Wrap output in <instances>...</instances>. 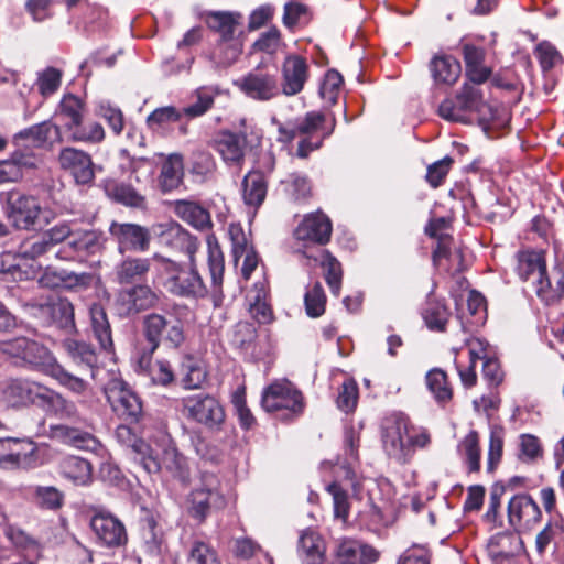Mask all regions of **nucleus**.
<instances>
[{
  "instance_id": "37",
  "label": "nucleus",
  "mask_w": 564,
  "mask_h": 564,
  "mask_svg": "<svg viewBox=\"0 0 564 564\" xmlns=\"http://www.w3.org/2000/svg\"><path fill=\"white\" fill-rule=\"evenodd\" d=\"M173 212L183 221L198 230H207L213 226L209 212L197 202L176 200L173 205Z\"/></svg>"
},
{
  "instance_id": "30",
  "label": "nucleus",
  "mask_w": 564,
  "mask_h": 564,
  "mask_svg": "<svg viewBox=\"0 0 564 564\" xmlns=\"http://www.w3.org/2000/svg\"><path fill=\"white\" fill-rule=\"evenodd\" d=\"M44 449L31 441L23 442L21 448L0 456V466L3 468H34L43 464Z\"/></svg>"
},
{
  "instance_id": "59",
  "label": "nucleus",
  "mask_w": 564,
  "mask_h": 564,
  "mask_svg": "<svg viewBox=\"0 0 564 564\" xmlns=\"http://www.w3.org/2000/svg\"><path fill=\"white\" fill-rule=\"evenodd\" d=\"M543 456V447L538 436L521 434L519 436V459L524 463H533Z\"/></svg>"
},
{
  "instance_id": "46",
  "label": "nucleus",
  "mask_w": 564,
  "mask_h": 564,
  "mask_svg": "<svg viewBox=\"0 0 564 564\" xmlns=\"http://www.w3.org/2000/svg\"><path fill=\"white\" fill-rule=\"evenodd\" d=\"M422 318L430 330L442 333L446 329L451 312L444 302L430 297L423 307Z\"/></svg>"
},
{
  "instance_id": "13",
  "label": "nucleus",
  "mask_w": 564,
  "mask_h": 564,
  "mask_svg": "<svg viewBox=\"0 0 564 564\" xmlns=\"http://www.w3.org/2000/svg\"><path fill=\"white\" fill-rule=\"evenodd\" d=\"M236 86L247 97L258 101H269L281 94L276 75L263 68L249 72Z\"/></svg>"
},
{
  "instance_id": "39",
  "label": "nucleus",
  "mask_w": 564,
  "mask_h": 564,
  "mask_svg": "<svg viewBox=\"0 0 564 564\" xmlns=\"http://www.w3.org/2000/svg\"><path fill=\"white\" fill-rule=\"evenodd\" d=\"M215 237L208 236V258L207 264L213 284L214 305L219 306L223 300L221 284L225 270L224 256L220 248L215 243Z\"/></svg>"
},
{
  "instance_id": "44",
  "label": "nucleus",
  "mask_w": 564,
  "mask_h": 564,
  "mask_svg": "<svg viewBox=\"0 0 564 564\" xmlns=\"http://www.w3.org/2000/svg\"><path fill=\"white\" fill-rule=\"evenodd\" d=\"M151 260L148 258H127L116 268V279L120 284L141 281L150 271Z\"/></svg>"
},
{
  "instance_id": "31",
  "label": "nucleus",
  "mask_w": 564,
  "mask_h": 564,
  "mask_svg": "<svg viewBox=\"0 0 564 564\" xmlns=\"http://www.w3.org/2000/svg\"><path fill=\"white\" fill-rule=\"evenodd\" d=\"M57 471L64 479L76 486H86L93 479L90 462L75 455L62 457L57 463Z\"/></svg>"
},
{
  "instance_id": "60",
  "label": "nucleus",
  "mask_w": 564,
  "mask_h": 564,
  "mask_svg": "<svg viewBox=\"0 0 564 564\" xmlns=\"http://www.w3.org/2000/svg\"><path fill=\"white\" fill-rule=\"evenodd\" d=\"M155 163L148 158H132L129 161L128 170L130 172V181L133 178L135 183L142 184L150 182L155 173Z\"/></svg>"
},
{
  "instance_id": "34",
  "label": "nucleus",
  "mask_w": 564,
  "mask_h": 564,
  "mask_svg": "<svg viewBox=\"0 0 564 564\" xmlns=\"http://www.w3.org/2000/svg\"><path fill=\"white\" fill-rule=\"evenodd\" d=\"M433 82L437 86H453L462 73L460 63L452 55H435L429 65Z\"/></svg>"
},
{
  "instance_id": "38",
  "label": "nucleus",
  "mask_w": 564,
  "mask_h": 564,
  "mask_svg": "<svg viewBox=\"0 0 564 564\" xmlns=\"http://www.w3.org/2000/svg\"><path fill=\"white\" fill-rule=\"evenodd\" d=\"M517 272L521 280L533 284L546 270L545 253L538 250H522L517 253Z\"/></svg>"
},
{
  "instance_id": "11",
  "label": "nucleus",
  "mask_w": 564,
  "mask_h": 564,
  "mask_svg": "<svg viewBox=\"0 0 564 564\" xmlns=\"http://www.w3.org/2000/svg\"><path fill=\"white\" fill-rule=\"evenodd\" d=\"M90 529L96 543L101 547L120 549L128 543L123 522L109 512H97L90 519Z\"/></svg>"
},
{
  "instance_id": "63",
  "label": "nucleus",
  "mask_w": 564,
  "mask_h": 564,
  "mask_svg": "<svg viewBox=\"0 0 564 564\" xmlns=\"http://www.w3.org/2000/svg\"><path fill=\"white\" fill-rule=\"evenodd\" d=\"M358 384L354 379H347L343 382L337 398V406L345 413L352 412L358 402Z\"/></svg>"
},
{
  "instance_id": "7",
  "label": "nucleus",
  "mask_w": 564,
  "mask_h": 564,
  "mask_svg": "<svg viewBox=\"0 0 564 564\" xmlns=\"http://www.w3.org/2000/svg\"><path fill=\"white\" fill-rule=\"evenodd\" d=\"M485 107L481 89L470 83H464L456 100L445 99L438 106V115L448 121L469 122L471 113H479Z\"/></svg>"
},
{
  "instance_id": "45",
  "label": "nucleus",
  "mask_w": 564,
  "mask_h": 564,
  "mask_svg": "<svg viewBox=\"0 0 564 564\" xmlns=\"http://www.w3.org/2000/svg\"><path fill=\"white\" fill-rule=\"evenodd\" d=\"M39 405L59 419H74L77 415V408L73 401L46 387L43 389Z\"/></svg>"
},
{
  "instance_id": "57",
  "label": "nucleus",
  "mask_w": 564,
  "mask_h": 564,
  "mask_svg": "<svg viewBox=\"0 0 564 564\" xmlns=\"http://www.w3.org/2000/svg\"><path fill=\"white\" fill-rule=\"evenodd\" d=\"M52 251L43 234L23 240L17 250V257L25 260H36Z\"/></svg>"
},
{
  "instance_id": "26",
  "label": "nucleus",
  "mask_w": 564,
  "mask_h": 564,
  "mask_svg": "<svg viewBox=\"0 0 564 564\" xmlns=\"http://www.w3.org/2000/svg\"><path fill=\"white\" fill-rule=\"evenodd\" d=\"M51 437L68 446L99 453L102 449L100 441L91 433L66 424L52 425Z\"/></svg>"
},
{
  "instance_id": "24",
  "label": "nucleus",
  "mask_w": 564,
  "mask_h": 564,
  "mask_svg": "<svg viewBox=\"0 0 564 564\" xmlns=\"http://www.w3.org/2000/svg\"><path fill=\"white\" fill-rule=\"evenodd\" d=\"M332 235V221L322 212L306 215L294 230L297 240L325 245Z\"/></svg>"
},
{
  "instance_id": "20",
  "label": "nucleus",
  "mask_w": 564,
  "mask_h": 564,
  "mask_svg": "<svg viewBox=\"0 0 564 564\" xmlns=\"http://www.w3.org/2000/svg\"><path fill=\"white\" fill-rule=\"evenodd\" d=\"M542 511L528 494L514 495L508 503V520L516 529H530L540 522Z\"/></svg>"
},
{
  "instance_id": "40",
  "label": "nucleus",
  "mask_w": 564,
  "mask_h": 564,
  "mask_svg": "<svg viewBox=\"0 0 564 564\" xmlns=\"http://www.w3.org/2000/svg\"><path fill=\"white\" fill-rule=\"evenodd\" d=\"M90 327L94 337L99 343L101 349L107 352L113 350L112 333L107 313L99 303H94L89 307Z\"/></svg>"
},
{
  "instance_id": "19",
  "label": "nucleus",
  "mask_w": 564,
  "mask_h": 564,
  "mask_svg": "<svg viewBox=\"0 0 564 564\" xmlns=\"http://www.w3.org/2000/svg\"><path fill=\"white\" fill-rule=\"evenodd\" d=\"M118 443L130 451L133 460L142 466L147 473L158 469L156 463L153 460L151 446L127 424H120L115 431Z\"/></svg>"
},
{
  "instance_id": "25",
  "label": "nucleus",
  "mask_w": 564,
  "mask_h": 564,
  "mask_svg": "<svg viewBox=\"0 0 564 564\" xmlns=\"http://www.w3.org/2000/svg\"><path fill=\"white\" fill-rule=\"evenodd\" d=\"M536 296L546 305L557 303L564 296V263L546 270L533 284Z\"/></svg>"
},
{
  "instance_id": "16",
  "label": "nucleus",
  "mask_w": 564,
  "mask_h": 564,
  "mask_svg": "<svg viewBox=\"0 0 564 564\" xmlns=\"http://www.w3.org/2000/svg\"><path fill=\"white\" fill-rule=\"evenodd\" d=\"M159 301L156 293L147 284L122 289L115 300L119 316L128 317L153 307Z\"/></svg>"
},
{
  "instance_id": "27",
  "label": "nucleus",
  "mask_w": 564,
  "mask_h": 564,
  "mask_svg": "<svg viewBox=\"0 0 564 564\" xmlns=\"http://www.w3.org/2000/svg\"><path fill=\"white\" fill-rule=\"evenodd\" d=\"M153 460L158 465V469L151 474L165 470L174 479L187 485L191 479V469L187 458L178 451L174 443L170 442L162 451L161 458L153 456Z\"/></svg>"
},
{
  "instance_id": "58",
  "label": "nucleus",
  "mask_w": 564,
  "mask_h": 564,
  "mask_svg": "<svg viewBox=\"0 0 564 564\" xmlns=\"http://www.w3.org/2000/svg\"><path fill=\"white\" fill-rule=\"evenodd\" d=\"M304 305L306 314L312 318L319 317L325 313L326 294L321 282H315L307 286L304 295Z\"/></svg>"
},
{
  "instance_id": "35",
  "label": "nucleus",
  "mask_w": 564,
  "mask_h": 564,
  "mask_svg": "<svg viewBox=\"0 0 564 564\" xmlns=\"http://www.w3.org/2000/svg\"><path fill=\"white\" fill-rule=\"evenodd\" d=\"M140 535L145 552L151 556H161L167 549L162 527L152 514H147L140 522Z\"/></svg>"
},
{
  "instance_id": "51",
  "label": "nucleus",
  "mask_w": 564,
  "mask_h": 564,
  "mask_svg": "<svg viewBox=\"0 0 564 564\" xmlns=\"http://www.w3.org/2000/svg\"><path fill=\"white\" fill-rule=\"evenodd\" d=\"M216 171L214 156L207 151H195L192 153L188 162V172L197 182H205L210 178Z\"/></svg>"
},
{
  "instance_id": "53",
  "label": "nucleus",
  "mask_w": 564,
  "mask_h": 564,
  "mask_svg": "<svg viewBox=\"0 0 564 564\" xmlns=\"http://www.w3.org/2000/svg\"><path fill=\"white\" fill-rule=\"evenodd\" d=\"M46 375L54 378L61 386L75 394H85L89 388V383L87 381L65 370L56 360L51 366Z\"/></svg>"
},
{
  "instance_id": "41",
  "label": "nucleus",
  "mask_w": 564,
  "mask_h": 564,
  "mask_svg": "<svg viewBox=\"0 0 564 564\" xmlns=\"http://www.w3.org/2000/svg\"><path fill=\"white\" fill-rule=\"evenodd\" d=\"M184 160L178 153L170 154L162 163L159 176V185L162 192L167 193L176 189L183 183Z\"/></svg>"
},
{
  "instance_id": "9",
  "label": "nucleus",
  "mask_w": 564,
  "mask_h": 564,
  "mask_svg": "<svg viewBox=\"0 0 564 564\" xmlns=\"http://www.w3.org/2000/svg\"><path fill=\"white\" fill-rule=\"evenodd\" d=\"M143 334L151 345V351H155L162 340L173 348H178L185 340L182 323L170 321L164 315L158 313L144 316Z\"/></svg>"
},
{
  "instance_id": "4",
  "label": "nucleus",
  "mask_w": 564,
  "mask_h": 564,
  "mask_svg": "<svg viewBox=\"0 0 564 564\" xmlns=\"http://www.w3.org/2000/svg\"><path fill=\"white\" fill-rule=\"evenodd\" d=\"M225 497L220 490L218 477L208 471H202L199 482L188 496V514L198 523L205 522L214 510L224 508Z\"/></svg>"
},
{
  "instance_id": "56",
  "label": "nucleus",
  "mask_w": 564,
  "mask_h": 564,
  "mask_svg": "<svg viewBox=\"0 0 564 564\" xmlns=\"http://www.w3.org/2000/svg\"><path fill=\"white\" fill-rule=\"evenodd\" d=\"M250 313L260 324H268L272 321V310L267 302V291L262 284H254L253 294L250 296Z\"/></svg>"
},
{
  "instance_id": "21",
  "label": "nucleus",
  "mask_w": 564,
  "mask_h": 564,
  "mask_svg": "<svg viewBox=\"0 0 564 564\" xmlns=\"http://www.w3.org/2000/svg\"><path fill=\"white\" fill-rule=\"evenodd\" d=\"M522 549L523 542L517 532H498L487 542V553L494 564H505L518 560L517 556Z\"/></svg>"
},
{
  "instance_id": "64",
  "label": "nucleus",
  "mask_w": 564,
  "mask_h": 564,
  "mask_svg": "<svg viewBox=\"0 0 564 564\" xmlns=\"http://www.w3.org/2000/svg\"><path fill=\"white\" fill-rule=\"evenodd\" d=\"M188 560L191 564H221L216 551L200 540L193 542Z\"/></svg>"
},
{
  "instance_id": "10",
  "label": "nucleus",
  "mask_w": 564,
  "mask_h": 564,
  "mask_svg": "<svg viewBox=\"0 0 564 564\" xmlns=\"http://www.w3.org/2000/svg\"><path fill=\"white\" fill-rule=\"evenodd\" d=\"M7 217L17 229L32 230L42 214L40 199L20 192L7 194Z\"/></svg>"
},
{
  "instance_id": "50",
  "label": "nucleus",
  "mask_w": 564,
  "mask_h": 564,
  "mask_svg": "<svg viewBox=\"0 0 564 564\" xmlns=\"http://www.w3.org/2000/svg\"><path fill=\"white\" fill-rule=\"evenodd\" d=\"M53 134H59V127L51 121H43L17 133L15 141H26L31 147L40 148L44 145Z\"/></svg>"
},
{
  "instance_id": "18",
  "label": "nucleus",
  "mask_w": 564,
  "mask_h": 564,
  "mask_svg": "<svg viewBox=\"0 0 564 564\" xmlns=\"http://www.w3.org/2000/svg\"><path fill=\"white\" fill-rule=\"evenodd\" d=\"M101 248V234L95 229H73L70 240L55 252L59 260H77L97 253Z\"/></svg>"
},
{
  "instance_id": "8",
  "label": "nucleus",
  "mask_w": 564,
  "mask_h": 564,
  "mask_svg": "<svg viewBox=\"0 0 564 564\" xmlns=\"http://www.w3.org/2000/svg\"><path fill=\"white\" fill-rule=\"evenodd\" d=\"M261 405L267 412L286 411L288 415L299 416L304 409L302 392L290 381H275L268 386L261 397Z\"/></svg>"
},
{
  "instance_id": "15",
  "label": "nucleus",
  "mask_w": 564,
  "mask_h": 564,
  "mask_svg": "<svg viewBox=\"0 0 564 564\" xmlns=\"http://www.w3.org/2000/svg\"><path fill=\"white\" fill-rule=\"evenodd\" d=\"M57 162L62 170L68 172L76 184L89 185L95 178L98 169L91 159V155L84 150L65 147L61 149L57 155Z\"/></svg>"
},
{
  "instance_id": "14",
  "label": "nucleus",
  "mask_w": 564,
  "mask_h": 564,
  "mask_svg": "<svg viewBox=\"0 0 564 564\" xmlns=\"http://www.w3.org/2000/svg\"><path fill=\"white\" fill-rule=\"evenodd\" d=\"M43 389L44 386L22 378H9L0 381L1 399L12 408L39 405Z\"/></svg>"
},
{
  "instance_id": "33",
  "label": "nucleus",
  "mask_w": 564,
  "mask_h": 564,
  "mask_svg": "<svg viewBox=\"0 0 564 564\" xmlns=\"http://www.w3.org/2000/svg\"><path fill=\"white\" fill-rule=\"evenodd\" d=\"M326 543L314 530H305L300 534L297 556L303 564H324Z\"/></svg>"
},
{
  "instance_id": "54",
  "label": "nucleus",
  "mask_w": 564,
  "mask_h": 564,
  "mask_svg": "<svg viewBox=\"0 0 564 564\" xmlns=\"http://www.w3.org/2000/svg\"><path fill=\"white\" fill-rule=\"evenodd\" d=\"M238 18H240L239 14L213 12L207 15L206 22L212 30L220 34L223 41H229L239 24Z\"/></svg>"
},
{
  "instance_id": "2",
  "label": "nucleus",
  "mask_w": 564,
  "mask_h": 564,
  "mask_svg": "<svg viewBox=\"0 0 564 564\" xmlns=\"http://www.w3.org/2000/svg\"><path fill=\"white\" fill-rule=\"evenodd\" d=\"M156 279L159 284L172 296L199 301L207 297L209 290L200 275L195 259L182 264L155 253Z\"/></svg>"
},
{
  "instance_id": "1",
  "label": "nucleus",
  "mask_w": 564,
  "mask_h": 564,
  "mask_svg": "<svg viewBox=\"0 0 564 564\" xmlns=\"http://www.w3.org/2000/svg\"><path fill=\"white\" fill-rule=\"evenodd\" d=\"M381 443L390 459L405 465L417 449L431 444V435L426 429L414 426L406 414L394 412L382 420Z\"/></svg>"
},
{
  "instance_id": "36",
  "label": "nucleus",
  "mask_w": 564,
  "mask_h": 564,
  "mask_svg": "<svg viewBox=\"0 0 564 564\" xmlns=\"http://www.w3.org/2000/svg\"><path fill=\"white\" fill-rule=\"evenodd\" d=\"M268 192V182L259 170L248 172L241 182L243 203L257 210L264 202Z\"/></svg>"
},
{
  "instance_id": "29",
  "label": "nucleus",
  "mask_w": 564,
  "mask_h": 564,
  "mask_svg": "<svg viewBox=\"0 0 564 564\" xmlns=\"http://www.w3.org/2000/svg\"><path fill=\"white\" fill-rule=\"evenodd\" d=\"M335 554L339 564H370L379 555L373 547L351 539L340 541Z\"/></svg>"
},
{
  "instance_id": "12",
  "label": "nucleus",
  "mask_w": 564,
  "mask_h": 564,
  "mask_svg": "<svg viewBox=\"0 0 564 564\" xmlns=\"http://www.w3.org/2000/svg\"><path fill=\"white\" fill-rule=\"evenodd\" d=\"M280 73V91L286 97H292L304 90L311 77V66L306 57L288 54L281 64Z\"/></svg>"
},
{
  "instance_id": "22",
  "label": "nucleus",
  "mask_w": 564,
  "mask_h": 564,
  "mask_svg": "<svg viewBox=\"0 0 564 564\" xmlns=\"http://www.w3.org/2000/svg\"><path fill=\"white\" fill-rule=\"evenodd\" d=\"M109 231L117 240L121 252L126 250L147 251L149 249L151 236L143 226L131 223H112Z\"/></svg>"
},
{
  "instance_id": "61",
  "label": "nucleus",
  "mask_w": 564,
  "mask_h": 564,
  "mask_svg": "<svg viewBox=\"0 0 564 564\" xmlns=\"http://www.w3.org/2000/svg\"><path fill=\"white\" fill-rule=\"evenodd\" d=\"M97 116L106 120L116 135H119L124 128V118L122 111L112 106L109 101H100L96 107Z\"/></svg>"
},
{
  "instance_id": "42",
  "label": "nucleus",
  "mask_w": 564,
  "mask_h": 564,
  "mask_svg": "<svg viewBox=\"0 0 564 564\" xmlns=\"http://www.w3.org/2000/svg\"><path fill=\"white\" fill-rule=\"evenodd\" d=\"M303 254L307 259H313L314 261L321 263V265L325 270L324 278L330 289V292L335 296H338L343 279V270L339 261L335 257H333L328 251L323 249L318 250V254L307 253V251H303Z\"/></svg>"
},
{
  "instance_id": "62",
  "label": "nucleus",
  "mask_w": 564,
  "mask_h": 564,
  "mask_svg": "<svg viewBox=\"0 0 564 564\" xmlns=\"http://www.w3.org/2000/svg\"><path fill=\"white\" fill-rule=\"evenodd\" d=\"M460 347H464V351L467 350L465 366L476 370L477 362L479 360L484 362V359L486 358L488 343L479 337H466Z\"/></svg>"
},
{
  "instance_id": "28",
  "label": "nucleus",
  "mask_w": 564,
  "mask_h": 564,
  "mask_svg": "<svg viewBox=\"0 0 564 564\" xmlns=\"http://www.w3.org/2000/svg\"><path fill=\"white\" fill-rule=\"evenodd\" d=\"M160 228H165V230L160 235V239L163 245L173 250L185 253L188 257V260L195 259L198 242L194 236L176 223L161 225Z\"/></svg>"
},
{
  "instance_id": "32",
  "label": "nucleus",
  "mask_w": 564,
  "mask_h": 564,
  "mask_svg": "<svg viewBox=\"0 0 564 564\" xmlns=\"http://www.w3.org/2000/svg\"><path fill=\"white\" fill-rule=\"evenodd\" d=\"M102 188L111 200L132 208H144L145 197L131 183L107 178L102 182Z\"/></svg>"
},
{
  "instance_id": "48",
  "label": "nucleus",
  "mask_w": 564,
  "mask_h": 564,
  "mask_svg": "<svg viewBox=\"0 0 564 564\" xmlns=\"http://www.w3.org/2000/svg\"><path fill=\"white\" fill-rule=\"evenodd\" d=\"M66 132L69 133V140L86 144H99L106 138V132L101 123L97 121H84L82 119Z\"/></svg>"
},
{
  "instance_id": "5",
  "label": "nucleus",
  "mask_w": 564,
  "mask_h": 564,
  "mask_svg": "<svg viewBox=\"0 0 564 564\" xmlns=\"http://www.w3.org/2000/svg\"><path fill=\"white\" fill-rule=\"evenodd\" d=\"M105 395L112 412L122 421L133 424L143 417L140 395L122 379L113 378L105 386Z\"/></svg>"
},
{
  "instance_id": "23",
  "label": "nucleus",
  "mask_w": 564,
  "mask_h": 564,
  "mask_svg": "<svg viewBox=\"0 0 564 564\" xmlns=\"http://www.w3.org/2000/svg\"><path fill=\"white\" fill-rule=\"evenodd\" d=\"M325 116L318 111H311L301 120L288 122L279 127V141L289 143L296 137L315 139L322 137Z\"/></svg>"
},
{
  "instance_id": "17",
  "label": "nucleus",
  "mask_w": 564,
  "mask_h": 564,
  "mask_svg": "<svg viewBox=\"0 0 564 564\" xmlns=\"http://www.w3.org/2000/svg\"><path fill=\"white\" fill-rule=\"evenodd\" d=\"M209 145L220 155L228 166L241 167L247 152V135L230 130H219L212 138Z\"/></svg>"
},
{
  "instance_id": "47",
  "label": "nucleus",
  "mask_w": 564,
  "mask_h": 564,
  "mask_svg": "<svg viewBox=\"0 0 564 564\" xmlns=\"http://www.w3.org/2000/svg\"><path fill=\"white\" fill-rule=\"evenodd\" d=\"M457 453L467 467L468 473H478L480 470L481 449L479 435L475 430L459 441Z\"/></svg>"
},
{
  "instance_id": "6",
  "label": "nucleus",
  "mask_w": 564,
  "mask_h": 564,
  "mask_svg": "<svg viewBox=\"0 0 564 564\" xmlns=\"http://www.w3.org/2000/svg\"><path fill=\"white\" fill-rule=\"evenodd\" d=\"M184 415L210 431H219L225 423V410L220 402L209 394H193L180 400Z\"/></svg>"
},
{
  "instance_id": "43",
  "label": "nucleus",
  "mask_w": 564,
  "mask_h": 564,
  "mask_svg": "<svg viewBox=\"0 0 564 564\" xmlns=\"http://www.w3.org/2000/svg\"><path fill=\"white\" fill-rule=\"evenodd\" d=\"M63 347L75 365L89 369L94 377V369L97 366L98 356L90 344L67 338L63 341Z\"/></svg>"
},
{
  "instance_id": "55",
  "label": "nucleus",
  "mask_w": 564,
  "mask_h": 564,
  "mask_svg": "<svg viewBox=\"0 0 564 564\" xmlns=\"http://www.w3.org/2000/svg\"><path fill=\"white\" fill-rule=\"evenodd\" d=\"M426 384L438 403H446L453 397L447 375L442 369H433L426 375Z\"/></svg>"
},
{
  "instance_id": "3",
  "label": "nucleus",
  "mask_w": 564,
  "mask_h": 564,
  "mask_svg": "<svg viewBox=\"0 0 564 564\" xmlns=\"http://www.w3.org/2000/svg\"><path fill=\"white\" fill-rule=\"evenodd\" d=\"M0 351L14 365L45 375L56 360L44 345L24 336L0 341Z\"/></svg>"
},
{
  "instance_id": "49",
  "label": "nucleus",
  "mask_w": 564,
  "mask_h": 564,
  "mask_svg": "<svg viewBox=\"0 0 564 564\" xmlns=\"http://www.w3.org/2000/svg\"><path fill=\"white\" fill-rule=\"evenodd\" d=\"M220 94L217 86H200L193 91L194 101L183 109L188 118H197L205 115L214 105L215 98Z\"/></svg>"
},
{
  "instance_id": "52",
  "label": "nucleus",
  "mask_w": 564,
  "mask_h": 564,
  "mask_svg": "<svg viewBox=\"0 0 564 564\" xmlns=\"http://www.w3.org/2000/svg\"><path fill=\"white\" fill-rule=\"evenodd\" d=\"M85 102L75 95H65L59 102L58 116L63 120L65 130L84 119Z\"/></svg>"
}]
</instances>
